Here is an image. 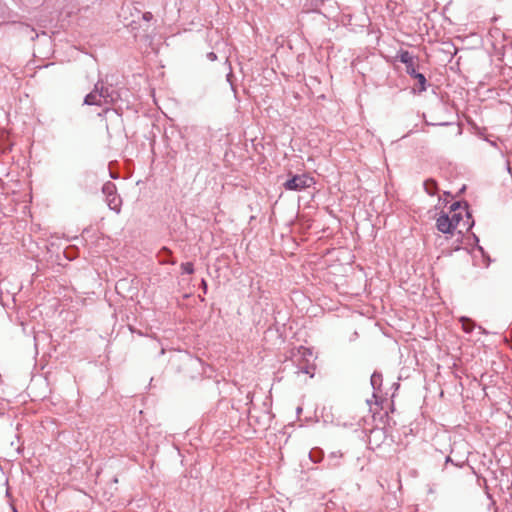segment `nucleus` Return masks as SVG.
I'll return each mask as SVG.
<instances>
[{
  "instance_id": "4468645a",
  "label": "nucleus",
  "mask_w": 512,
  "mask_h": 512,
  "mask_svg": "<svg viewBox=\"0 0 512 512\" xmlns=\"http://www.w3.org/2000/svg\"><path fill=\"white\" fill-rule=\"evenodd\" d=\"M450 220H453V224H455V229L460 226V222L462 221L461 214L454 213L452 217H450Z\"/></svg>"
},
{
  "instance_id": "39448f33",
  "label": "nucleus",
  "mask_w": 512,
  "mask_h": 512,
  "mask_svg": "<svg viewBox=\"0 0 512 512\" xmlns=\"http://www.w3.org/2000/svg\"><path fill=\"white\" fill-rule=\"evenodd\" d=\"M101 94L104 105H112L119 99V93L113 89L112 85H106L102 80L95 83Z\"/></svg>"
},
{
  "instance_id": "4be33fe9",
  "label": "nucleus",
  "mask_w": 512,
  "mask_h": 512,
  "mask_svg": "<svg viewBox=\"0 0 512 512\" xmlns=\"http://www.w3.org/2000/svg\"><path fill=\"white\" fill-rule=\"evenodd\" d=\"M162 251H163V252H166V253H169V252H170V251H169V249H167V248H163V249H162Z\"/></svg>"
},
{
  "instance_id": "6ab92c4d",
  "label": "nucleus",
  "mask_w": 512,
  "mask_h": 512,
  "mask_svg": "<svg viewBox=\"0 0 512 512\" xmlns=\"http://www.w3.org/2000/svg\"><path fill=\"white\" fill-rule=\"evenodd\" d=\"M460 207V202H455L451 205V210L456 211Z\"/></svg>"
},
{
  "instance_id": "6e6552de",
  "label": "nucleus",
  "mask_w": 512,
  "mask_h": 512,
  "mask_svg": "<svg viewBox=\"0 0 512 512\" xmlns=\"http://www.w3.org/2000/svg\"><path fill=\"white\" fill-rule=\"evenodd\" d=\"M99 89L97 88L96 85H94V88L93 90L87 94L84 98V104L85 105H96V106H102L104 105L102 99H101V94L99 93L98 91Z\"/></svg>"
},
{
  "instance_id": "412c9836",
  "label": "nucleus",
  "mask_w": 512,
  "mask_h": 512,
  "mask_svg": "<svg viewBox=\"0 0 512 512\" xmlns=\"http://www.w3.org/2000/svg\"><path fill=\"white\" fill-rule=\"evenodd\" d=\"M301 412H302V408H301V407H298V408H297V414H298V415H300V414H301Z\"/></svg>"
},
{
  "instance_id": "f03ea898",
  "label": "nucleus",
  "mask_w": 512,
  "mask_h": 512,
  "mask_svg": "<svg viewBox=\"0 0 512 512\" xmlns=\"http://www.w3.org/2000/svg\"><path fill=\"white\" fill-rule=\"evenodd\" d=\"M373 394L371 399H367V404L371 407L372 404L379 406L381 410H392L395 391L399 386H389V389L384 391L383 386H372Z\"/></svg>"
},
{
  "instance_id": "a211bd4d",
  "label": "nucleus",
  "mask_w": 512,
  "mask_h": 512,
  "mask_svg": "<svg viewBox=\"0 0 512 512\" xmlns=\"http://www.w3.org/2000/svg\"><path fill=\"white\" fill-rule=\"evenodd\" d=\"M201 287H202V289H203V292H204V293H206V292H207V288H208V287H207V282H206V280L202 279V281H201Z\"/></svg>"
},
{
  "instance_id": "9b49d317",
  "label": "nucleus",
  "mask_w": 512,
  "mask_h": 512,
  "mask_svg": "<svg viewBox=\"0 0 512 512\" xmlns=\"http://www.w3.org/2000/svg\"><path fill=\"white\" fill-rule=\"evenodd\" d=\"M462 322V328L465 332L470 333L474 328V322L468 318L462 317L460 319Z\"/></svg>"
},
{
  "instance_id": "0eeeda50",
  "label": "nucleus",
  "mask_w": 512,
  "mask_h": 512,
  "mask_svg": "<svg viewBox=\"0 0 512 512\" xmlns=\"http://www.w3.org/2000/svg\"><path fill=\"white\" fill-rule=\"evenodd\" d=\"M437 229L445 234H451L455 230V224L453 220L447 214H441L436 220Z\"/></svg>"
},
{
  "instance_id": "7ed1b4c3",
  "label": "nucleus",
  "mask_w": 512,
  "mask_h": 512,
  "mask_svg": "<svg viewBox=\"0 0 512 512\" xmlns=\"http://www.w3.org/2000/svg\"><path fill=\"white\" fill-rule=\"evenodd\" d=\"M102 192L106 196V202L109 208L116 213H120L122 200L116 193V186L111 181L106 182L102 187Z\"/></svg>"
},
{
  "instance_id": "f3484780",
  "label": "nucleus",
  "mask_w": 512,
  "mask_h": 512,
  "mask_svg": "<svg viewBox=\"0 0 512 512\" xmlns=\"http://www.w3.org/2000/svg\"><path fill=\"white\" fill-rule=\"evenodd\" d=\"M466 214H467V220H466V222L463 224V226L468 230V229L471 227V225H472V224H470V223H469V219H470V215H469V213L467 212Z\"/></svg>"
},
{
  "instance_id": "aec40b11",
  "label": "nucleus",
  "mask_w": 512,
  "mask_h": 512,
  "mask_svg": "<svg viewBox=\"0 0 512 512\" xmlns=\"http://www.w3.org/2000/svg\"><path fill=\"white\" fill-rule=\"evenodd\" d=\"M26 30L30 31L31 33H34V29L30 28L29 26H26Z\"/></svg>"
},
{
  "instance_id": "1a4fd4ad",
  "label": "nucleus",
  "mask_w": 512,
  "mask_h": 512,
  "mask_svg": "<svg viewBox=\"0 0 512 512\" xmlns=\"http://www.w3.org/2000/svg\"><path fill=\"white\" fill-rule=\"evenodd\" d=\"M414 79L417 80L418 82V92H423L427 89V80L425 78V76L422 74V73H416L412 76Z\"/></svg>"
},
{
  "instance_id": "dca6fc26",
  "label": "nucleus",
  "mask_w": 512,
  "mask_h": 512,
  "mask_svg": "<svg viewBox=\"0 0 512 512\" xmlns=\"http://www.w3.org/2000/svg\"><path fill=\"white\" fill-rule=\"evenodd\" d=\"M152 18H153V14L151 12H145L143 14V19L145 21H150V20H152Z\"/></svg>"
},
{
  "instance_id": "423d86ee",
  "label": "nucleus",
  "mask_w": 512,
  "mask_h": 512,
  "mask_svg": "<svg viewBox=\"0 0 512 512\" xmlns=\"http://www.w3.org/2000/svg\"><path fill=\"white\" fill-rule=\"evenodd\" d=\"M397 58L400 60V62L405 64V66H406V73L409 76L412 77L414 74L417 73V71H416L417 63L415 62L414 57L410 54L409 51L401 50L398 53Z\"/></svg>"
},
{
  "instance_id": "9d476101",
  "label": "nucleus",
  "mask_w": 512,
  "mask_h": 512,
  "mask_svg": "<svg viewBox=\"0 0 512 512\" xmlns=\"http://www.w3.org/2000/svg\"><path fill=\"white\" fill-rule=\"evenodd\" d=\"M424 188L429 195L433 196L436 193L437 184L434 180L430 179L424 182Z\"/></svg>"
},
{
  "instance_id": "20e7f679",
  "label": "nucleus",
  "mask_w": 512,
  "mask_h": 512,
  "mask_svg": "<svg viewBox=\"0 0 512 512\" xmlns=\"http://www.w3.org/2000/svg\"><path fill=\"white\" fill-rule=\"evenodd\" d=\"M312 180L313 179L311 177L305 174L295 175L292 178L288 179L283 184V186L286 190L301 191L307 187H310V185L312 184Z\"/></svg>"
},
{
  "instance_id": "ddd939ff",
  "label": "nucleus",
  "mask_w": 512,
  "mask_h": 512,
  "mask_svg": "<svg viewBox=\"0 0 512 512\" xmlns=\"http://www.w3.org/2000/svg\"><path fill=\"white\" fill-rule=\"evenodd\" d=\"M382 374L374 372L370 378V384H381Z\"/></svg>"
},
{
  "instance_id": "f8f14e48",
  "label": "nucleus",
  "mask_w": 512,
  "mask_h": 512,
  "mask_svg": "<svg viewBox=\"0 0 512 512\" xmlns=\"http://www.w3.org/2000/svg\"><path fill=\"white\" fill-rule=\"evenodd\" d=\"M181 268L183 272L187 274H192L194 272V266L191 262L182 263Z\"/></svg>"
},
{
  "instance_id": "f257e3e1",
  "label": "nucleus",
  "mask_w": 512,
  "mask_h": 512,
  "mask_svg": "<svg viewBox=\"0 0 512 512\" xmlns=\"http://www.w3.org/2000/svg\"><path fill=\"white\" fill-rule=\"evenodd\" d=\"M306 356L312 357L313 354L310 349L303 346L299 347L296 352L292 353V363H299L294 371L297 375L296 381L307 382L309 379L314 377L315 366L309 363V359H306Z\"/></svg>"
},
{
  "instance_id": "2eb2a0df",
  "label": "nucleus",
  "mask_w": 512,
  "mask_h": 512,
  "mask_svg": "<svg viewBox=\"0 0 512 512\" xmlns=\"http://www.w3.org/2000/svg\"><path fill=\"white\" fill-rule=\"evenodd\" d=\"M206 57L211 62L217 60V55L214 52L207 53Z\"/></svg>"
}]
</instances>
